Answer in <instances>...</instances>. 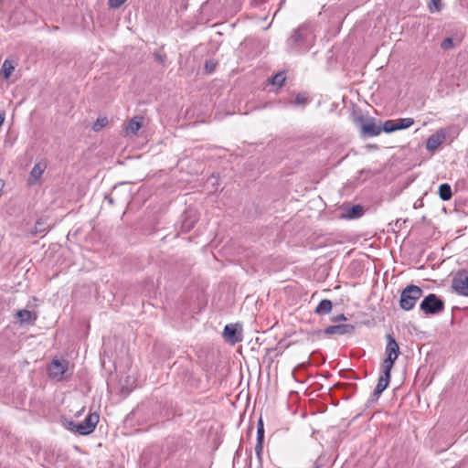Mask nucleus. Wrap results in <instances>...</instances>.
<instances>
[{
    "label": "nucleus",
    "mask_w": 468,
    "mask_h": 468,
    "mask_svg": "<svg viewBox=\"0 0 468 468\" xmlns=\"http://www.w3.org/2000/svg\"><path fill=\"white\" fill-rule=\"evenodd\" d=\"M380 395L381 394H378V393L376 394V390L374 389L373 393L370 395L369 399L367 401V406L368 407V406L376 403L378 400Z\"/></svg>",
    "instance_id": "nucleus-30"
},
{
    "label": "nucleus",
    "mask_w": 468,
    "mask_h": 468,
    "mask_svg": "<svg viewBox=\"0 0 468 468\" xmlns=\"http://www.w3.org/2000/svg\"><path fill=\"white\" fill-rule=\"evenodd\" d=\"M314 27L311 23H303L293 29L286 40L289 52L302 54L309 51L315 43Z\"/></svg>",
    "instance_id": "nucleus-1"
},
{
    "label": "nucleus",
    "mask_w": 468,
    "mask_h": 468,
    "mask_svg": "<svg viewBox=\"0 0 468 468\" xmlns=\"http://www.w3.org/2000/svg\"><path fill=\"white\" fill-rule=\"evenodd\" d=\"M363 215V208L360 205H354L349 207L346 212L345 217L349 219L358 218Z\"/></svg>",
    "instance_id": "nucleus-20"
},
{
    "label": "nucleus",
    "mask_w": 468,
    "mask_h": 468,
    "mask_svg": "<svg viewBox=\"0 0 468 468\" xmlns=\"http://www.w3.org/2000/svg\"><path fill=\"white\" fill-rule=\"evenodd\" d=\"M143 124V118L139 116H135L130 120L128 122L126 131L128 133L136 134V133L140 130Z\"/></svg>",
    "instance_id": "nucleus-18"
},
{
    "label": "nucleus",
    "mask_w": 468,
    "mask_h": 468,
    "mask_svg": "<svg viewBox=\"0 0 468 468\" xmlns=\"http://www.w3.org/2000/svg\"><path fill=\"white\" fill-rule=\"evenodd\" d=\"M332 302L328 299H323L316 306L314 313L318 315L328 314L332 310Z\"/></svg>",
    "instance_id": "nucleus-16"
},
{
    "label": "nucleus",
    "mask_w": 468,
    "mask_h": 468,
    "mask_svg": "<svg viewBox=\"0 0 468 468\" xmlns=\"http://www.w3.org/2000/svg\"><path fill=\"white\" fill-rule=\"evenodd\" d=\"M48 229H49V225L48 223V218H41L36 221L35 228H34V234L45 235Z\"/></svg>",
    "instance_id": "nucleus-17"
},
{
    "label": "nucleus",
    "mask_w": 468,
    "mask_h": 468,
    "mask_svg": "<svg viewBox=\"0 0 468 468\" xmlns=\"http://www.w3.org/2000/svg\"><path fill=\"white\" fill-rule=\"evenodd\" d=\"M381 126L378 125L373 118H367L361 124V135L363 137H374L380 134Z\"/></svg>",
    "instance_id": "nucleus-7"
},
{
    "label": "nucleus",
    "mask_w": 468,
    "mask_h": 468,
    "mask_svg": "<svg viewBox=\"0 0 468 468\" xmlns=\"http://www.w3.org/2000/svg\"><path fill=\"white\" fill-rule=\"evenodd\" d=\"M100 420V416L96 412L90 413L83 421L80 422H73L71 421L69 425L71 426V431L80 434V435H89L95 430Z\"/></svg>",
    "instance_id": "nucleus-4"
},
{
    "label": "nucleus",
    "mask_w": 468,
    "mask_h": 468,
    "mask_svg": "<svg viewBox=\"0 0 468 468\" xmlns=\"http://www.w3.org/2000/svg\"><path fill=\"white\" fill-rule=\"evenodd\" d=\"M452 47H453V40L452 37H446L441 43V48L444 50L450 49Z\"/></svg>",
    "instance_id": "nucleus-29"
},
{
    "label": "nucleus",
    "mask_w": 468,
    "mask_h": 468,
    "mask_svg": "<svg viewBox=\"0 0 468 468\" xmlns=\"http://www.w3.org/2000/svg\"><path fill=\"white\" fill-rule=\"evenodd\" d=\"M15 69V63L13 60L5 59L2 65L1 72L5 79H9Z\"/></svg>",
    "instance_id": "nucleus-22"
},
{
    "label": "nucleus",
    "mask_w": 468,
    "mask_h": 468,
    "mask_svg": "<svg viewBox=\"0 0 468 468\" xmlns=\"http://www.w3.org/2000/svg\"><path fill=\"white\" fill-rule=\"evenodd\" d=\"M105 199H106V200L108 201V203H109L110 205H112H112H114V203H115V202H114L113 197H111V196H105Z\"/></svg>",
    "instance_id": "nucleus-35"
},
{
    "label": "nucleus",
    "mask_w": 468,
    "mask_h": 468,
    "mask_svg": "<svg viewBox=\"0 0 468 468\" xmlns=\"http://www.w3.org/2000/svg\"><path fill=\"white\" fill-rule=\"evenodd\" d=\"M264 427L262 420H260L257 424V440L255 445V452L259 462H261V454L263 451Z\"/></svg>",
    "instance_id": "nucleus-13"
},
{
    "label": "nucleus",
    "mask_w": 468,
    "mask_h": 468,
    "mask_svg": "<svg viewBox=\"0 0 468 468\" xmlns=\"http://www.w3.org/2000/svg\"><path fill=\"white\" fill-rule=\"evenodd\" d=\"M16 318L21 324H34L37 320V315L29 310L22 309L16 312Z\"/></svg>",
    "instance_id": "nucleus-14"
},
{
    "label": "nucleus",
    "mask_w": 468,
    "mask_h": 468,
    "mask_svg": "<svg viewBox=\"0 0 468 468\" xmlns=\"http://www.w3.org/2000/svg\"><path fill=\"white\" fill-rule=\"evenodd\" d=\"M438 194L441 200H443V201L450 200L452 197V191L451 186L447 183L441 184L439 186V189H438Z\"/></svg>",
    "instance_id": "nucleus-21"
},
{
    "label": "nucleus",
    "mask_w": 468,
    "mask_h": 468,
    "mask_svg": "<svg viewBox=\"0 0 468 468\" xmlns=\"http://www.w3.org/2000/svg\"><path fill=\"white\" fill-rule=\"evenodd\" d=\"M346 317L345 316V314H338L335 317L332 318V321L333 322H339V321H346Z\"/></svg>",
    "instance_id": "nucleus-33"
},
{
    "label": "nucleus",
    "mask_w": 468,
    "mask_h": 468,
    "mask_svg": "<svg viewBox=\"0 0 468 468\" xmlns=\"http://www.w3.org/2000/svg\"><path fill=\"white\" fill-rule=\"evenodd\" d=\"M381 129L383 132L387 133H394L398 131L396 127V121L395 120H388L386 121L383 125L381 126Z\"/></svg>",
    "instance_id": "nucleus-24"
},
{
    "label": "nucleus",
    "mask_w": 468,
    "mask_h": 468,
    "mask_svg": "<svg viewBox=\"0 0 468 468\" xmlns=\"http://www.w3.org/2000/svg\"><path fill=\"white\" fill-rule=\"evenodd\" d=\"M154 58H155V59H156L158 62H160V63H162V64L164 63V57H163L161 54H159V53H155V54H154Z\"/></svg>",
    "instance_id": "nucleus-34"
},
{
    "label": "nucleus",
    "mask_w": 468,
    "mask_h": 468,
    "mask_svg": "<svg viewBox=\"0 0 468 468\" xmlns=\"http://www.w3.org/2000/svg\"><path fill=\"white\" fill-rule=\"evenodd\" d=\"M108 124V119L107 117H99L96 122L92 125V130L94 132H99L103 127H105Z\"/></svg>",
    "instance_id": "nucleus-25"
},
{
    "label": "nucleus",
    "mask_w": 468,
    "mask_h": 468,
    "mask_svg": "<svg viewBox=\"0 0 468 468\" xmlns=\"http://www.w3.org/2000/svg\"><path fill=\"white\" fill-rule=\"evenodd\" d=\"M452 287L457 294L468 297L467 270H460L453 275L452 280Z\"/></svg>",
    "instance_id": "nucleus-6"
},
{
    "label": "nucleus",
    "mask_w": 468,
    "mask_h": 468,
    "mask_svg": "<svg viewBox=\"0 0 468 468\" xmlns=\"http://www.w3.org/2000/svg\"><path fill=\"white\" fill-rule=\"evenodd\" d=\"M387 339V345L385 348V355L386 358L384 359L382 363V367L390 368L392 369L395 364V361L397 360L399 355V346L395 340V338L390 335L388 334L386 335Z\"/></svg>",
    "instance_id": "nucleus-5"
},
{
    "label": "nucleus",
    "mask_w": 468,
    "mask_h": 468,
    "mask_svg": "<svg viewBox=\"0 0 468 468\" xmlns=\"http://www.w3.org/2000/svg\"><path fill=\"white\" fill-rule=\"evenodd\" d=\"M215 67H216V63L213 62L212 60L207 61L205 64V69H206L207 72H208V73L213 72Z\"/></svg>",
    "instance_id": "nucleus-32"
},
{
    "label": "nucleus",
    "mask_w": 468,
    "mask_h": 468,
    "mask_svg": "<svg viewBox=\"0 0 468 468\" xmlns=\"http://www.w3.org/2000/svg\"><path fill=\"white\" fill-rule=\"evenodd\" d=\"M422 294L423 291L420 287L413 284L406 286L400 293V308L405 311L412 310Z\"/></svg>",
    "instance_id": "nucleus-2"
},
{
    "label": "nucleus",
    "mask_w": 468,
    "mask_h": 468,
    "mask_svg": "<svg viewBox=\"0 0 468 468\" xmlns=\"http://www.w3.org/2000/svg\"><path fill=\"white\" fill-rule=\"evenodd\" d=\"M197 220V218L196 216H191V215L186 214L182 220L181 231L182 232L190 231L194 228Z\"/></svg>",
    "instance_id": "nucleus-19"
},
{
    "label": "nucleus",
    "mask_w": 468,
    "mask_h": 468,
    "mask_svg": "<svg viewBox=\"0 0 468 468\" xmlns=\"http://www.w3.org/2000/svg\"><path fill=\"white\" fill-rule=\"evenodd\" d=\"M223 337L225 340L232 345L239 343L242 340L241 332L238 331L237 324H228L223 330Z\"/></svg>",
    "instance_id": "nucleus-10"
},
{
    "label": "nucleus",
    "mask_w": 468,
    "mask_h": 468,
    "mask_svg": "<svg viewBox=\"0 0 468 468\" xmlns=\"http://www.w3.org/2000/svg\"><path fill=\"white\" fill-rule=\"evenodd\" d=\"M285 80V77L283 76L282 73H277L275 74L272 78H271V83L273 85H278L279 87H281L283 82Z\"/></svg>",
    "instance_id": "nucleus-28"
},
{
    "label": "nucleus",
    "mask_w": 468,
    "mask_h": 468,
    "mask_svg": "<svg viewBox=\"0 0 468 468\" xmlns=\"http://www.w3.org/2000/svg\"><path fill=\"white\" fill-rule=\"evenodd\" d=\"M5 121V113H0V127L3 125Z\"/></svg>",
    "instance_id": "nucleus-36"
},
{
    "label": "nucleus",
    "mask_w": 468,
    "mask_h": 468,
    "mask_svg": "<svg viewBox=\"0 0 468 468\" xmlns=\"http://www.w3.org/2000/svg\"><path fill=\"white\" fill-rule=\"evenodd\" d=\"M441 0H431L429 4V10L431 13H438L441 10Z\"/></svg>",
    "instance_id": "nucleus-27"
},
{
    "label": "nucleus",
    "mask_w": 468,
    "mask_h": 468,
    "mask_svg": "<svg viewBox=\"0 0 468 468\" xmlns=\"http://www.w3.org/2000/svg\"><path fill=\"white\" fill-rule=\"evenodd\" d=\"M46 169V165L43 163H37L31 172H30V177L28 179V182L30 185L35 184L43 175L44 171Z\"/></svg>",
    "instance_id": "nucleus-15"
},
{
    "label": "nucleus",
    "mask_w": 468,
    "mask_h": 468,
    "mask_svg": "<svg viewBox=\"0 0 468 468\" xmlns=\"http://www.w3.org/2000/svg\"><path fill=\"white\" fill-rule=\"evenodd\" d=\"M126 0H109L108 5L111 8H119Z\"/></svg>",
    "instance_id": "nucleus-31"
},
{
    "label": "nucleus",
    "mask_w": 468,
    "mask_h": 468,
    "mask_svg": "<svg viewBox=\"0 0 468 468\" xmlns=\"http://www.w3.org/2000/svg\"><path fill=\"white\" fill-rule=\"evenodd\" d=\"M396 121V127L398 131L404 130L410 128L413 123L414 120L412 118H400L397 119Z\"/></svg>",
    "instance_id": "nucleus-23"
},
{
    "label": "nucleus",
    "mask_w": 468,
    "mask_h": 468,
    "mask_svg": "<svg viewBox=\"0 0 468 468\" xmlns=\"http://www.w3.org/2000/svg\"><path fill=\"white\" fill-rule=\"evenodd\" d=\"M446 140V132L440 129L430 135L426 141V149L434 152Z\"/></svg>",
    "instance_id": "nucleus-8"
},
{
    "label": "nucleus",
    "mask_w": 468,
    "mask_h": 468,
    "mask_svg": "<svg viewBox=\"0 0 468 468\" xmlns=\"http://www.w3.org/2000/svg\"><path fill=\"white\" fill-rule=\"evenodd\" d=\"M390 368L382 367V374L378 378V384L375 388L376 394H382V392L388 388L391 378Z\"/></svg>",
    "instance_id": "nucleus-12"
},
{
    "label": "nucleus",
    "mask_w": 468,
    "mask_h": 468,
    "mask_svg": "<svg viewBox=\"0 0 468 468\" xmlns=\"http://www.w3.org/2000/svg\"><path fill=\"white\" fill-rule=\"evenodd\" d=\"M420 308L426 314L435 315L444 310V302L435 293H429L421 301Z\"/></svg>",
    "instance_id": "nucleus-3"
},
{
    "label": "nucleus",
    "mask_w": 468,
    "mask_h": 468,
    "mask_svg": "<svg viewBox=\"0 0 468 468\" xmlns=\"http://www.w3.org/2000/svg\"><path fill=\"white\" fill-rule=\"evenodd\" d=\"M52 366L54 368L58 369V372L53 373L55 376H58V375L62 376L66 372L67 366L64 365L63 363L59 362L58 360H54L52 362Z\"/></svg>",
    "instance_id": "nucleus-26"
},
{
    "label": "nucleus",
    "mask_w": 468,
    "mask_h": 468,
    "mask_svg": "<svg viewBox=\"0 0 468 468\" xmlns=\"http://www.w3.org/2000/svg\"><path fill=\"white\" fill-rule=\"evenodd\" d=\"M355 330V326L350 324L329 325L324 330V335H351Z\"/></svg>",
    "instance_id": "nucleus-11"
},
{
    "label": "nucleus",
    "mask_w": 468,
    "mask_h": 468,
    "mask_svg": "<svg viewBox=\"0 0 468 468\" xmlns=\"http://www.w3.org/2000/svg\"><path fill=\"white\" fill-rule=\"evenodd\" d=\"M283 106H293V107H302L304 108L310 101V97L308 92L303 91L299 92L295 95L293 100H285L280 99L279 101Z\"/></svg>",
    "instance_id": "nucleus-9"
}]
</instances>
